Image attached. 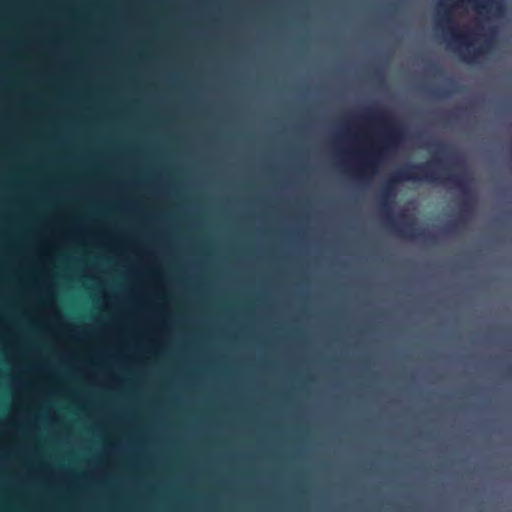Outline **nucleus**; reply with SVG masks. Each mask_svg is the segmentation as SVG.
<instances>
[{"instance_id":"f257e3e1","label":"nucleus","mask_w":512,"mask_h":512,"mask_svg":"<svg viewBox=\"0 0 512 512\" xmlns=\"http://www.w3.org/2000/svg\"><path fill=\"white\" fill-rule=\"evenodd\" d=\"M403 181L438 182L461 192L459 219L446 226L445 232L448 234L456 232L472 212V195L463 174L451 173L450 169L437 157L425 163L407 164L384 183L378 194L379 207L385 222L399 236L421 239L431 244L436 242V237L431 232L423 228H415V218L409 217L406 213H400L397 218L392 216L391 208L394 204L396 184Z\"/></svg>"},{"instance_id":"f03ea898","label":"nucleus","mask_w":512,"mask_h":512,"mask_svg":"<svg viewBox=\"0 0 512 512\" xmlns=\"http://www.w3.org/2000/svg\"><path fill=\"white\" fill-rule=\"evenodd\" d=\"M368 118L382 124L385 128V135L368 154V159L363 163L362 167L354 171V176L359 179H365L368 172L375 171V165L372 159L396 147L398 142L403 138L401 127L393 121L389 113L382 110L369 109Z\"/></svg>"},{"instance_id":"7ed1b4c3","label":"nucleus","mask_w":512,"mask_h":512,"mask_svg":"<svg viewBox=\"0 0 512 512\" xmlns=\"http://www.w3.org/2000/svg\"><path fill=\"white\" fill-rule=\"evenodd\" d=\"M287 290H0V294H144V293H157V294H214V293H255V294H268V293H284Z\"/></svg>"},{"instance_id":"20e7f679","label":"nucleus","mask_w":512,"mask_h":512,"mask_svg":"<svg viewBox=\"0 0 512 512\" xmlns=\"http://www.w3.org/2000/svg\"><path fill=\"white\" fill-rule=\"evenodd\" d=\"M0 288H285V286H209V285H179V286H148V285H0Z\"/></svg>"},{"instance_id":"39448f33","label":"nucleus","mask_w":512,"mask_h":512,"mask_svg":"<svg viewBox=\"0 0 512 512\" xmlns=\"http://www.w3.org/2000/svg\"><path fill=\"white\" fill-rule=\"evenodd\" d=\"M449 32L451 36V44H457L458 46L465 45L466 48H469L470 42L468 41L467 33H460L454 27L451 28ZM492 43V39L486 37L484 43L478 48H474L473 50L467 49V53H464L460 48L457 49V51L465 62L476 63L480 58L487 54L492 47Z\"/></svg>"},{"instance_id":"423d86ee","label":"nucleus","mask_w":512,"mask_h":512,"mask_svg":"<svg viewBox=\"0 0 512 512\" xmlns=\"http://www.w3.org/2000/svg\"><path fill=\"white\" fill-rule=\"evenodd\" d=\"M473 4V7L478 13L493 12L496 15H501L505 11L504 0H468Z\"/></svg>"},{"instance_id":"0eeeda50","label":"nucleus","mask_w":512,"mask_h":512,"mask_svg":"<svg viewBox=\"0 0 512 512\" xmlns=\"http://www.w3.org/2000/svg\"><path fill=\"white\" fill-rule=\"evenodd\" d=\"M444 1L445 0H441L439 2V7L443 8V12L441 14V20L443 22H445V23L450 24V23H453V19H452V16H451V10H450V8L445 7V2Z\"/></svg>"},{"instance_id":"6e6552de","label":"nucleus","mask_w":512,"mask_h":512,"mask_svg":"<svg viewBox=\"0 0 512 512\" xmlns=\"http://www.w3.org/2000/svg\"><path fill=\"white\" fill-rule=\"evenodd\" d=\"M432 146L435 148L437 153L443 154L445 152L446 146L441 142L433 143Z\"/></svg>"},{"instance_id":"1a4fd4ad","label":"nucleus","mask_w":512,"mask_h":512,"mask_svg":"<svg viewBox=\"0 0 512 512\" xmlns=\"http://www.w3.org/2000/svg\"><path fill=\"white\" fill-rule=\"evenodd\" d=\"M433 94L437 95V96H440V97H444V96H447L448 93L441 90V91H433Z\"/></svg>"},{"instance_id":"9d476101","label":"nucleus","mask_w":512,"mask_h":512,"mask_svg":"<svg viewBox=\"0 0 512 512\" xmlns=\"http://www.w3.org/2000/svg\"><path fill=\"white\" fill-rule=\"evenodd\" d=\"M447 82H448V84H453L454 83V81L452 79H449Z\"/></svg>"},{"instance_id":"9b49d317","label":"nucleus","mask_w":512,"mask_h":512,"mask_svg":"<svg viewBox=\"0 0 512 512\" xmlns=\"http://www.w3.org/2000/svg\"><path fill=\"white\" fill-rule=\"evenodd\" d=\"M453 288H454V289H457L458 287H457V286H454Z\"/></svg>"}]
</instances>
